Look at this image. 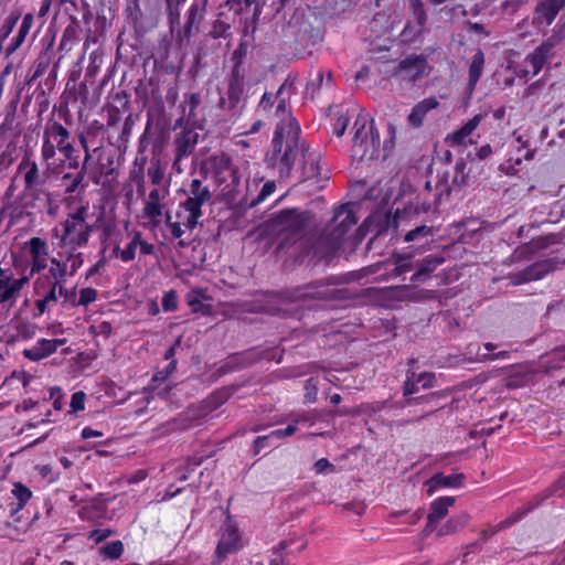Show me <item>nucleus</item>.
<instances>
[{"instance_id": "nucleus-51", "label": "nucleus", "mask_w": 565, "mask_h": 565, "mask_svg": "<svg viewBox=\"0 0 565 565\" xmlns=\"http://www.w3.org/2000/svg\"><path fill=\"white\" fill-rule=\"evenodd\" d=\"M147 174L153 185H159L162 182L166 171L159 159L151 160Z\"/></svg>"}, {"instance_id": "nucleus-52", "label": "nucleus", "mask_w": 565, "mask_h": 565, "mask_svg": "<svg viewBox=\"0 0 565 565\" xmlns=\"http://www.w3.org/2000/svg\"><path fill=\"white\" fill-rule=\"evenodd\" d=\"M97 290L92 287H85L79 290V297L77 300L72 301V307H86L89 303L96 301Z\"/></svg>"}, {"instance_id": "nucleus-63", "label": "nucleus", "mask_w": 565, "mask_h": 565, "mask_svg": "<svg viewBox=\"0 0 565 565\" xmlns=\"http://www.w3.org/2000/svg\"><path fill=\"white\" fill-rule=\"evenodd\" d=\"M271 439H273V436H270V433L268 435H263V436L256 437V439L253 443V454L256 456L264 448L269 447L271 445V443H270Z\"/></svg>"}, {"instance_id": "nucleus-21", "label": "nucleus", "mask_w": 565, "mask_h": 565, "mask_svg": "<svg viewBox=\"0 0 565 565\" xmlns=\"http://www.w3.org/2000/svg\"><path fill=\"white\" fill-rule=\"evenodd\" d=\"M416 373L413 371H408L406 374V380L403 385V395L405 397V405L413 406L419 404H431L437 402L440 397L444 396L441 392H433L426 395H422L418 397H413L412 395L418 392V384L416 382Z\"/></svg>"}, {"instance_id": "nucleus-22", "label": "nucleus", "mask_w": 565, "mask_h": 565, "mask_svg": "<svg viewBox=\"0 0 565 565\" xmlns=\"http://www.w3.org/2000/svg\"><path fill=\"white\" fill-rule=\"evenodd\" d=\"M28 249L31 256V276L40 275L47 267L49 245L41 237H31L28 242Z\"/></svg>"}, {"instance_id": "nucleus-8", "label": "nucleus", "mask_w": 565, "mask_h": 565, "mask_svg": "<svg viewBox=\"0 0 565 565\" xmlns=\"http://www.w3.org/2000/svg\"><path fill=\"white\" fill-rule=\"evenodd\" d=\"M70 137V131L61 122L56 120L46 122L42 135L41 160L47 167L51 166L50 160L54 159L56 151L61 152L65 159H71V153H75Z\"/></svg>"}, {"instance_id": "nucleus-43", "label": "nucleus", "mask_w": 565, "mask_h": 565, "mask_svg": "<svg viewBox=\"0 0 565 565\" xmlns=\"http://www.w3.org/2000/svg\"><path fill=\"white\" fill-rule=\"evenodd\" d=\"M541 501L548 498H565V472L554 481L550 487L544 489L540 494Z\"/></svg>"}, {"instance_id": "nucleus-12", "label": "nucleus", "mask_w": 565, "mask_h": 565, "mask_svg": "<svg viewBox=\"0 0 565 565\" xmlns=\"http://www.w3.org/2000/svg\"><path fill=\"white\" fill-rule=\"evenodd\" d=\"M242 546L238 526L231 516H227L221 529V536L215 550L217 561H224L227 555L238 552Z\"/></svg>"}, {"instance_id": "nucleus-47", "label": "nucleus", "mask_w": 565, "mask_h": 565, "mask_svg": "<svg viewBox=\"0 0 565 565\" xmlns=\"http://www.w3.org/2000/svg\"><path fill=\"white\" fill-rule=\"evenodd\" d=\"M164 1V11L168 18V21L171 25L178 23L180 20V10L182 4L186 2V0H163Z\"/></svg>"}, {"instance_id": "nucleus-46", "label": "nucleus", "mask_w": 565, "mask_h": 565, "mask_svg": "<svg viewBox=\"0 0 565 565\" xmlns=\"http://www.w3.org/2000/svg\"><path fill=\"white\" fill-rule=\"evenodd\" d=\"M350 120H351V117L349 115V110H347V111H343L342 109L337 110L335 118H333V122H332L333 135H335L337 137H341L345 132Z\"/></svg>"}, {"instance_id": "nucleus-49", "label": "nucleus", "mask_w": 565, "mask_h": 565, "mask_svg": "<svg viewBox=\"0 0 565 565\" xmlns=\"http://www.w3.org/2000/svg\"><path fill=\"white\" fill-rule=\"evenodd\" d=\"M51 58L47 53H41L33 64V73L30 77V82L41 77L49 68Z\"/></svg>"}, {"instance_id": "nucleus-57", "label": "nucleus", "mask_w": 565, "mask_h": 565, "mask_svg": "<svg viewBox=\"0 0 565 565\" xmlns=\"http://www.w3.org/2000/svg\"><path fill=\"white\" fill-rule=\"evenodd\" d=\"M86 174V167L83 166L82 169L77 172L75 177H73L71 173H65L63 179L67 180L71 179V183L66 186V193H73L77 190L79 184L83 182Z\"/></svg>"}, {"instance_id": "nucleus-23", "label": "nucleus", "mask_w": 565, "mask_h": 565, "mask_svg": "<svg viewBox=\"0 0 565 565\" xmlns=\"http://www.w3.org/2000/svg\"><path fill=\"white\" fill-rule=\"evenodd\" d=\"M178 128L181 130L174 136V153H178L179 157H189L195 150L199 142V134L195 131L193 125H183V127L174 126V129Z\"/></svg>"}, {"instance_id": "nucleus-5", "label": "nucleus", "mask_w": 565, "mask_h": 565, "mask_svg": "<svg viewBox=\"0 0 565 565\" xmlns=\"http://www.w3.org/2000/svg\"><path fill=\"white\" fill-rule=\"evenodd\" d=\"M86 215L87 209L78 206L53 228L52 235L58 241L57 245L62 249L57 253V259H66L71 254L79 255L82 265L84 264V254L77 249L87 246L93 232V226L87 223Z\"/></svg>"}, {"instance_id": "nucleus-56", "label": "nucleus", "mask_w": 565, "mask_h": 565, "mask_svg": "<svg viewBox=\"0 0 565 565\" xmlns=\"http://www.w3.org/2000/svg\"><path fill=\"white\" fill-rule=\"evenodd\" d=\"M162 309L166 312H173L178 309V295L174 289L164 292L162 297Z\"/></svg>"}, {"instance_id": "nucleus-34", "label": "nucleus", "mask_w": 565, "mask_h": 565, "mask_svg": "<svg viewBox=\"0 0 565 565\" xmlns=\"http://www.w3.org/2000/svg\"><path fill=\"white\" fill-rule=\"evenodd\" d=\"M484 67V54L481 49H478L476 54L472 56L471 63L468 70V88L473 90L482 76Z\"/></svg>"}, {"instance_id": "nucleus-33", "label": "nucleus", "mask_w": 565, "mask_h": 565, "mask_svg": "<svg viewBox=\"0 0 565 565\" xmlns=\"http://www.w3.org/2000/svg\"><path fill=\"white\" fill-rule=\"evenodd\" d=\"M11 494L15 500L9 505L12 515L23 510L33 495L32 491L22 482L13 483Z\"/></svg>"}, {"instance_id": "nucleus-31", "label": "nucleus", "mask_w": 565, "mask_h": 565, "mask_svg": "<svg viewBox=\"0 0 565 565\" xmlns=\"http://www.w3.org/2000/svg\"><path fill=\"white\" fill-rule=\"evenodd\" d=\"M439 106L438 100L435 97H428L417 103L408 115L407 121L409 126L418 128L423 125V121L428 111Z\"/></svg>"}, {"instance_id": "nucleus-19", "label": "nucleus", "mask_w": 565, "mask_h": 565, "mask_svg": "<svg viewBox=\"0 0 565 565\" xmlns=\"http://www.w3.org/2000/svg\"><path fill=\"white\" fill-rule=\"evenodd\" d=\"M238 2L239 0H224L218 4L215 19L212 21L211 29L209 31L210 38L218 40L226 39L228 36L232 23L225 10H232L234 4Z\"/></svg>"}, {"instance_id": "nucleus-41", "label": "nucleus", "mask_w": 565, "mask_h": 565, "mask_svg": "<svg viewBox=\"0 0 565 565\" xmlns=\"http://www.w3.org/2000/svg\"><path fill=\"white\" fill-rule=\"evenodd\" d=\"M81 30V23L77 18L71 15L70 23L62 34L60 47L65 49L66 46H71V44L78 39Z\"/></svg>"}, {"instance_id": "nucleus-6", "label": "nucleus", "mask_w": 565, "mask_h": 565, "mask_svg": "<svg viewBox=\"0 0 565 565\" xmlns=\"http://www.w3.org/2000/svg\"><path fill=\"white\" fill-rule=\"evenodd\" d=\"M355 203H344L333 211L331 222L315 243V254L320 257H332L341 248L347 233L358 224Z\"/></svg>"}, {"instance_id": "nucleus-58", "label": "nucleus", "mask_w": 565, "mask_h": 565, "mask_svg": "<svg viewBox=\"0 0 565 565\" xmlns=\"http://www.w3.org/2000/svg\"><path fill=\"white\" fill-rule=\"evenodd\" d=\"M86 394L83 391L73 393L70 403V413H77L85 408Z\"/></svg>"}, {"instance_id": "nucleus-39", "label": "nucleus", "mask_w": 565, "mask_h": 565, "mask_svg": "<svg viewBox=\"0 0 565 565\" xmlns=\"http://www.w3.org/2000/svg\"><path fill=\"white\" fill-rule=\"evenodd\" d=\"M292 83H288L286 79L276 92V107H275V115L276 116H284L287 113V106H288V99L291 95L292 90Z\"/></svg>"}, {"instance_id": "nucleus-7", "label": "nucleus", "mask_w": 565, "mask_h": 565, "mask_svg": "<svg viewBox=\"0 0 565 565\" xmlns=\"http://www.w3.org/2000/svg\"><path fill=\"white\" fill-rule=\"evenodd\" d=\"M369 118L362 111L359 113L354 122V136L352 145V157L359 161H371L379 157L381 138L374 128L373 121L369 129Z\"/></svg>"}, {"instance_id": "nucleus-9", "label": "nucleus", "mask_w": 565, "mask_h": 565, "mask_svg": "<svg viewBox=\"0 0 565 565\" xmlns=\"http://www.w3.org/2000/svg\"><path fill=\"white\" fill-rule=\"evenodd\" d=\"M211 172L214 181L224 195L234 196L241 184V171L227 154L212 156L210 158Z\"/></svg>"}, {"instance_id": "nucleus-2", "label": "nucleus", "mask_w": 565, "mask_h": 565, "mask_svg": "<svg viewBox=\"0 0 565 565\" xmlns=\"http://www.w3.org/2000/svg\"><path fill=\"white\" fill-rule=\"evenodd\" d=\"M312 212L298 207H287L270 215L266 222V230L276 237L275 253L286 254L294 260L307 256L315 245H309L305 231L311 223Z\"/></svg>"}, {"instance_id": "nucleus-4", "label": "nucleus", "mask_w": 565, "mask_h": 565, "mask_svg": "<svg viewBox=\"0 0 565 565\" xmlns=\"http://www.w3.org/2000/svg\"><path fill=\"white\" fill-rule=\"evenodd\" d=\"M183 193L186 199L178 205L177 217L179 221L172 220L170 211H166L164 214V223L172 238H181L185 230L193 231L203 216L202 206L212 200L210 188L203 185L198 178L191 180Z\"/></svg>"}, {"instance_id": "nucleus-60", "label": "nucleus", "mask_w": 565, "mask_h": 565, "mask_svg": "<svg viewBox=\"0 0 565 565\" xmlns=\"http://www.w3.org/2000/svg\"><path fill=\"white\" fill-rule=\"evenodd\" d=\"M276 103V94L265 92L257 105V109L264 113H270Z\"/></svg>"}, {"instance_id": "nucleus-27", "label": "nucleus", "mask_w": 565, "mask_h": 565, "mask_svg": "<svg viewBox=\"0 0 565 565\" xmlns=\"http://www.w3.org/2000/svg\"><path fill=\"white\" fill-rule=\"evenodd\" d=\"M443 255L430 254L417 262L416 269L411 277V282L423 284L429 279L430 275L445 263Z\"/></svg>"}, {"instance_id": "nucleus-61", "label": "nucleus", "mask_w": 565, "mask_h": 565, "mask_svg": "<svg viewBox=\"0 0 565 565\" xmlns=\"http://www.w3.org/2000/svg\"><path fill=\"white\" fill-rule=\"evenodd\" d=\"M90 333L95 335H102L104 338H108L113 333V326L108 321H102L96 326L89 327Z\"/></svg>"}, {"instance_id": "nucleus-54", "label": "nucleus", "mask_w": 565, "mask_h": 565, "mask_svg": "<svg viewBox=\"0 0 565 565\" xmlns=\"http://www.w3.org/2000/svg\"><path fill=\"white\" fill-rule=\"evenodd\" d=\"M305 395L303 402L306 404H312L317 401L318 397V380L315 377H310L305 382Z\"/></svg>"}, {"instance_id": "nucleus-17", "label": "nucleus", "mask_w": 565, "mask_h": 565, "mask_svg": "<svg viewBox=\"0 0 565 565\" xmlns=\"http://www.w3.org/2000/svg\"><path fill=\"white\" fill-rule=\"evenodd\" d=\"M244 94V77L241 75L239 70L235 66L228 81L226 98L221 97L218 100V108L222 110H235L242 102Z\"/></svg>"}, {"instance_id": "nucleus-20", "label": "nucleus", "mask_w": 565, "mask_h": 565, "mask_svg": "<svg viewBox=\"0 0 565 565\" xmlns=\"http://www.w3.org/2000/svg\"><path fill=\"white\" fill-rule=\"evenodd\" d=\"M565 8V0H541L533 12V24L537 28L548 26L558 12Z\"/></svg>"}, {"instance_id": "nucleus-11", "label": "nucleus", "mask_w": 565, "mask_h": 565, "mask_svg": "<svg viewBox=\"0 0 565 565\" xmlns=\"http://www.w3.org/2000/svg\"><path fill=\"white\" fill-rule=\"evenodd\" d=\"M18 172L23 173L25 193L32 194L36 199L40 198V195H44L50 200L51 193L39 189L45 183V179L40 172L36 161L32 160L29 154L22 157L18 166Z\"/></svg>"}, {"instance_id": "nucleus-15", "label": "nucleus", "mask_w": 565, "mask_h": 565, "mask_svg": "<svg viewBox=\"0 0 565 565\" xmlns=\"http://www.w3.org/2000/svg\"><path fill=\"white\" fill-rule=\"evenodd\" d=\"M28 281V277L15 278L10 269L0 267V303L12 306Z\"/></svg>"}, {"instance_id": "nucleus-3", "label": "nucleus", "mask_w": 565, "mask_h": 565, "mask_svg": "<svg viewBox=\"0 0 565 565\" xmlns=\"http://www.w3.org/2000/svg\"><path fill=\"white\" fill-rule=\"evenodd\" d=\"M82 267L79 255H68L66 259H50L47 273L40 274L33 281V317L40 318L50 313L58 302L57 287L66 284L68 277L76 275Z\"/></svg>"}, {"instance_id": "nucleus-48", "label": "nucleus", "mask_w": 565, "mask_h": 565, "mask_svg": "<svg viewBox=\"0 0 565 565\" xmlns=\"http://www.w3.org/2000/svg\"><path fill=\"white\" fill-rule=\"evenodd\" d=\"M100 553L105 558L118 559L124 553V544L119 540L109 542L100 548Z\"/></svg>"}, {"instance_id": "nucleus-24", "label": "nucleus", "mask_w": 565, "mask_h": 565, "mask_svg": "<svg viewBox=\"0 0 565 565\" xmlns=\"http://www.w3.org/2000/svg\"><path fill=\"white\" fill-rule=\"evenodd\" d=\"M66 343V339H39L32 347L24 349L22 354L25 359L38 362L57 351L60 347Z\"/></svg>"}, {"instance_id": "nucleus-36", "label": "nucleus", "mask_w": 565, "mask_h": 565, "mask_svg": "<svg viewBox=\"0 0 565 565\" xmlns=\"http://www.w3.org/2000/svg\"><path fill=\"white\" fill-rule=\"evenodd\" d=\"M437 230L434 226L420 225L408 231L405 236V242H417L419 246L428 244Z\"/></svg>"}, {"instance_id": "nucleus-28", "label": "nucleus", "mask_w": 565, "mask_h": 565, "mask_svg": "<svg viewBox=\"0 0 565 565\" xmlns=\"http://www.w3.org/2000/svg\"><path fill=\"white\" fill-rule=\"evenodd\" d=\"M482 114H477L472 118H470L466 124H463L459 129L452 131L448 137L447 141L451 143V146H468L475 145L477 141L471 139L472 132L480 125L483 119Z\"/></svg>"}, {"instance_id": "nucleus-59", "label": "nucleus", "mask_w": 565, "mask_h": 565, "mask_svg": "<svg viewBox=\"0 0 565 565\" xmlns=\"http://www.w3.org/2000/svg\"><path fill=\"white\" fill-rule=\"evenodd\" d=\"M313 470L317 475H324L335 472L337 468L327 458H320L315 462Z\"/></svg>"}, {"instance_id": "nucleus-37", "label": "nucleus", "mask_w": 565, "mask_h": 565, "mask_svg": "<svg viewBox=\"0 0 565 565\" xmlns=\"http://www.w3.org/2000/svg\"><path fill=\"white\" fill-rule=\"evenodd\" d=\"M142 234L139 231H135L131 241L127 244V246L121 249L118 245L115 246L113 253L116 257L120 258L124 263H129L135 259L136 250L138 244H140V238Z\"/></svg>"}, {"instance_id": "nucleus-18", "label": "nucleus", "mask_w": 565, "mask_h": 565, "mask_svg": "<svg viewBox=\"0 0 565 565\" xmlns=\"http://www.w3.org/2000/svg\"><path fill=\"white\" fill-rule=\"evenodd\" d=\"M426 67L427 61L425 56L409 55L398 63L395 75H399L403 79L415 83L425 75Z\"/></svg>"}, {"instance_id": "nucleus-35", "label": "nucleus", "mask_w": 565, "mask_h": 565, "mask_svg": "<svg viewBox=\"0 0 565 565\" xmlns=\"http://www.w3.org/2000/svg\"><path fill=\"white\" fill-rule=\"evenodd\" d=\"M33 23V18L31 14H25L22 19V23L19 28L18 34L12 39L11 43L6 49V57L12 55L24 42L25 36L30 32V29Z\"/></svg>"}, {"instance_id": "nucleus-25", "label": "nucleus", "mask_w": 565, "mask_h": 565, "mask_svg": "<svg viewBox=\"0 0 565 565\" xmlns=\"http://www.w3.org/2000/svg\"><path fill=\"white\" fill-rule=\"evenodd\" d=\"M552 269L553 266L550 260H541L531 264L518 273L511 274L509 278L512 285L518 286L529 281L540 280Z\"/></svg>"}, {"instance_id": "nucleus-44", "label": "nucleus", "mask_w": 565, "mask_h": 565, "mask_svg": "<svg viewBox=\"0 0 565 565\" xmlns=\"http://www.w3.org/2000/svg\"><path fill=\"white\" fill-rule=\"evenodd\" d=\"M414 20L418 26V33L426 29L427 14L422 0H408Z\"/></svg>"}, {"instance_id": "nucleus-14", "label": "nucleus", "mask_w": 565, "mask_h": 565, "mask_svg": "<svg viewBox=\"0 0 565 565\" xmlns=\"http://www.w3.org/2000/svg\"><path fill=\"white\" fill-rule=\"evenodd\" d=\"M168 194L169 189L153 188L145 201L142 217L148 220L153 228L159 227L162 223V217L166 214V212L163 213L164 200Z\"/></svg>"}, {"instance_id": "nucleus-38", "label": "nucleus", "mask_w": 565, "mask_h": 565, "mask_svg": "<svg viewBox=\"0 0 565 565\" xmlns=\"http://www.w3.org/2000/svg\"><path fill=\"white\" fill-rule=\"evenodd\" d=\"M377 222L376 235H380L382 232L386 231L388 227L393 226L397 228V220L395 216H392L391 212L385 213H374L372 214L360 227L359 231L363 228V226L367 225V223Z\"/></svg>"}, {"instance_id": "nucleus-32", "label": "nucleus", "mask_w": 565, "mask_h": 565, "mask_svg": "<svg viewBox=\"0 0 565 565\" xmlns=\"http://www.w3.org/2000/svg\"><path fill=\"white\" fill-rule=\"evenodd\" d=\"M454 497H439L430 503L429 513L427 515V526H433L435 523L444 519L448 509L454 505Z\"/></svg>"}, {"instance_id": "nucleus-26", "label": "nucleus", "mask_w": 565, "mask_h": 565, "mask_svg": "<svg viewBox=\"0 0 565 565\" xmlns=\"http://www.w3.org/2000/svg\"><path fill=\"white\" fill-rule=\"evenodd\" d=\"M202 103V96L199 92H188L183 95V100L180 103L179 108L181 116L175 120V127H183V125H193L196 116V109Z\"/></svg>"}, {"instance_id": "nucleus-16", "label": "nucleus", "mask_w": 565, "mask_h": 565, "mask_svg": "<svg viewBox=\"0 0 565 565\" xmlns=\"http://www.w3.org/2000/svg\"><path fill=\"white\" fill-rule=\"evenodd\" d=\"M207 4V0H193L191 2L184 14L182 29L184 39L190 40L200 33L201 25L205 19Z\"/></svg>"}, {"instance_id": "nucleus-13", "label": "nucleus", "mask_w": 565, "mask_h": 565, "mask_svg": "<svg viewBox=\"0 0 565 565\" xmlns=\"http://www.w3.org/2000/svg\"><path fill=\"white\" fill-rule=\"evenodd\" d=\"M292 301L306 302L310 300L330 301L337 298V290L330 288L323 281H313L307 285L298 286L288 292Z\"/></svg>"}, {"instance_id": "nucleus-10", "label": "nucleus", "mask_w": 565, "mask_h": 565, "mask_svg": "<svg viewBox=\"0 0 565 565\" xmlns=\"http://www.w3.org/2000/svg\"><path fill=\"white\" fill-rule=\"evenodd\" d=\"M557 56V42L553 39L544 41L529 53L523 61L524 67L515 71L519 78L527 79L542 72L545 67L550 68L551 63Z\"/></svg>"}, {"instance_id": "nucleus-62", "label": "nucleus", "mask_w": 565, "mask_h": 565, "mask_svg": "<svg viewBox=\"0 0 565 565\" xmlns=\"http://www.w3.org/2000/svg\"><path fill=\"white\" fill-rule=\"evenodd\" d=\"M75 296H76V287L66 288L65 284H60V286L57 287V297L58 298L62 297L64 303L68 302L72 305L73 300H77L75 298Z\"/></svg>"}, {"instance_id": "nucleus-53", "label": "nucleus", "mask_w": 565, "mask_h": 565, "mask_svg": "<svg viewBox=\"0 0 565 565\" xmlns=\"http://www.w3.org/2000/svg\"><path fill=\"white\" fill-rule=\"evenodd\" d=\"M20 13L18 11L11 12L4 20L0 28V41H6L17 25Z\"/></svg>"}, {"instance_id": "nucleus-42", "label": "nucleus", "mask_w": 565, "mask_h": 565, "mask_svg": "<svg viewBox=\"0 0 565 565\" xmlns=\"http://www.w3.org/2000/svg\"><path fill=\"white\" fill-rule=\"evenodd\" d=\"M231 397L228 388L223 387L212 392L204 401L206 407L211 411H215L225 404Z\"/></svg>"}, {"instance_id": "nucleus-29", "label": "nucleus", "mask_w": 565, "mask_h": 565, "mask_svg": "<svg viewBox=\"0 0 565 565\" xmlns=\"http://www.w3.org/2000/svg\"><path fill=\"white\" fill-rule=\"evenodd\" d=\"M465 479L466 477L463 473L444 475L441 472H437L425 482V486H427V493L430 495L441 488H462Z\"/></svg>"}, {"instance_id": "nucleus-64", "label": "nucleus", "mask_w": 565, "mask_h": 565, "mask_svg": "<svg viewBox=\"0 0 565 565\" xmlns=\"http://www.w3.org/2000/svg\"><path fill=\"white\" fill-rule=\"evenodd\" d=\"M416 382L417 384H420L423 388H430L434 386L436 376L431 372H423L418 375H416Z\"/></svg>"}, {"instance_id": "nucleus-55", "label": "nucleus", "mask_w": 565, "mask_h": 565, "mask_svg": "<svg viewBox=\"0 0 565 565\" xmlns=\"http://www.w3.org/2000/svg\"><path fill=\"white\" fill-rule=\"evenodd\" d=\"M276 190L275 181H267L263 184L259 193L255 199H253L249 203L250 206H256L263 203L269 195H271Z\"/></svg>"}, {"instance_id": "nucleus-45", "label": "nucleus", "mask_w": 565, "mask_h": 565, "mask_svg": "<svg viewBox=\"0 0 565 565\" xmlns=\"http://www.w3.org/2000/svg\"><path fill=\"white\" fill-rule=\"evenodd\" d=\"M288 546L286 541H281L277 547L270 551V554L265 556L257 565H282L284 564V551Z\"/></svg>"}, {"instance_id": "nucleus-1", "label": "nucleus", "mask_w": 565, "mask_h": 565, "mask_svg": "<svg viewBox=\"0 0 565 565\" xmlns=\"http://www.w3.org/2000/svg\"><path fill=\"white\" fill-rule=\"evenodd\" d=\"M300 134V125L291 115L276 125L271 140L273 164L281 180L294 184L312 180L318 189H323L329 173L322 172V156L301 141Z\"/></svg>"}, {"instance_id": "nucleus-40", "label": "nucleus", "mask_w": 565, "mask_h": 565, "mask_svg": "<svg viewBox=\"0 0 565 565\" xmlns=\"http://www.w3.org/2000/svg\"><path fill=\"white\" fill-rule=\"evenodd\" d=\"M413 253H394L392 255V260L394 264V274L396 276L405 275L406 273L413 270L414 263L412 260Z\"/></svg>"}, {"instance_id": "nucleus-50", "label": "nucleus", "mask_w": 565, "mask_h": 565, "mask_svg": "<svg viewBox=\"0 0 565 565\" xmlns=\"http://www.w3.org/2000/svg\"><path fill=\"white\" fill-rule=\"evenodd\" d=\"M186 302L191 307L193 312H201L203 315L211 313V306L205 305L201 301V294L198 291H191L186 296Z\"/></svg>"}, {"instance_id": "nucleus-30", "label": "nucleus", "mask_w": 565, "mask_h": 565, "mask_svg": "<svg viewBox=\"0 0 565 565\" xmlns=\"http://www.w3.org/2000/svg\"><path fill=\"white\" fill-rule=\"evenodd\" d=\"M533 375V372L529 371L525 366H513L503 380L504 386L509 390L524 387L532 383Z\"/></svg>"}]
</instances>
